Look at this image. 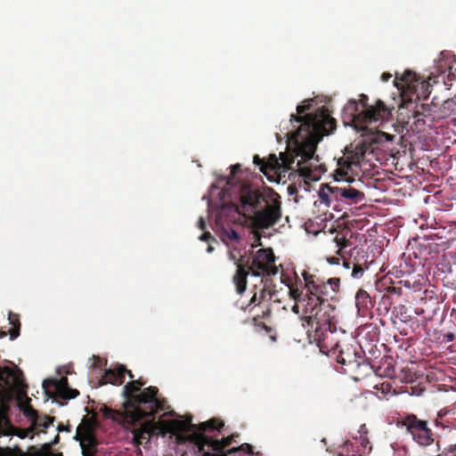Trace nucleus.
I'll list each match as a JSON object with an SVG mask.
<instances>
[{"mask_svg": "<svg viewBox=\"0 0 456 456\" xmlns=\"http://www.w3.org/2000/svg\"><path fill=\"white\" fill-rule=\"evenodd\" d=\"M303 281L289 285V295L295 301L291 311L299 315L302 327L311 342H321L335 328V307L330 303L340 289L339 278L323 281L305 271Z\"/></svg>", "mask_w": 456, "mask_h": 456, "instance_id": "1", "label": "nucleus"}, {"mask_svg": "<svg viewBox=\"0 0 456 456\" xmlns=\"http://www.w3.org/2000/svg\"><path fill=\"white\" fill-rule=\"evenodd\" d=\"M336 129L335 121L323 111L316 117L307 116L297 131L288 132L286 136L295 144L292 151L281 152L278 158L270 154L262 167V173L268 176L288 171L298 172L301 176H310V167L303 164L313 159L317 143Z\"/></svg>", "mask_w": 456, "mask_h": 456, "instance_id": "2", "label": "nucleus"}, {"mask_svg": "<svg viewBox=\"0 0 456 456\" xmlns=\"http://www.w3.org/2000/svg\"><path fill=\"white\" fill-rule=\"evenodd\" d=\"M145 382L141 379L128 382L123 388L125 398L124 423L134 427L137 422L145 417L153 416L156 412L164 409V401L157 397L159 389L151 386L141 390ZM128 428V427H126Z\"/></svg>", "mask_w": 456, "mask_h": 456, "instance_id": "3", "label": "nucleus"}, {"mask_svg": "<svg viewBox=\"0 0 456 456\" xmlns=\"http://www.w3.org/2000/svg\"><path fill=\"white\" fill-rule=\"evenodd\" d=\"M397 425L405 428L412 440L421 448L428 450L427 456H440V444L435 439L432 430L428 427V421L419 419L415 414L410 413L401 416Z\"/></svg>", "mask_w": 456, "mask_h": 456, "instance_id": "4", "label": "nucleus"}, {"mask_svg": "<svg viewBox=\"0 0 456 456\" xmlns=\"http://www.w3.org/2000/svg\"><path fill=\"white\" fill-rule=\"evenodd\" d=\"M368 96L360 94L359 102L364 108L359 111L358 102L355 100L348 101L345 107V111L352 117V121L356 127L364 129L366 125L384 120L390 115L389 109L380 100H378L374 106H368Z\"/></svg>", "mask_w": 456, "mask_h": 456, "instance_id": "5", "label": "nucleus"}, {"mask_svg": "<svg viewBox=\"0 0 456 456\" xmlns=\"http://www.w3.org/2000/svg\"><path fill=\"white\" fill-rule=\"evenodd\" d=\"M235 210L239 215L243 216L248 221L254 213L261 207L269 196L268 191H261L250 185L240 183L232 189Z\"/></svg>", "mask_w": 456, "mask_h": 456, "instance_id": "6", "label": "nucleus"}, {"mask_svg": "<svg viewBox=\"0 0 456 456\" xmlns=\"http://www.w3.org/2000/svg\"><path fill=\"white\" fill-rule=\"evenodd\" d=\"M191 420V416L185 419L170 420L166 424V432L176 436L179 441L188 440L191 442V437L194 433L205 436L206 432L210 433L215 430H219L224 426V422L216 418H212L199 425L193 424Z\"/></svg>", "mask_w": 456, "mask_h": 456, "instance_id": "7", "label": "nucleus"}, {"mask_svg": "<svg viewBox=\"0 0 456 456\" xmlns=\"http://www.w3.org/2000/svg\"><path fill=\"white\" fill-rule=\"evenodd\" d=\"M281 214L280 196L273 190H269V196L248 222L256 230H265L275 225L281 220Z\"/></svg>", "mask_w": 456, "mask_h": 456, "instance_id": "8", "label": "nucleus"}, {"mask_svg": "<svg viewBox=\"0 0 456 456\" xmlns=\"http://www.w3.org/2000/svg\"><path fill=\"white\" fill-rule=\"evenodd\" d=\"M370 151L367 142L351 143L345 149L344 156L338 160V168L336 170V179L349 181L348 173L354 172V168L360 166L361 161L365 158V154Z\"/></svg>", "mask_w": 456, "mask_h": 456, "instance_id": "9", "label": "nucleus"}, {"mask_svg": "<svg viewBox=\"0 0 456 456\" xmlns=\"http://www.w3.org/2000/svg\"><path fill=\"white\" fill-rule=\"evenodd\" d=\"M254 276H273L278 273L275 256L271 248H260L244 263Z\"/></svg>", "mask_w": 456, "mask_h": 456, "instance_id": "10", "label": "nucleus"}, {"mask_svg": "<svg viewBox=\"0 0 456 456\" xmlns=\"http://www.w3.org/2000/svg\"><path fill=\"white\" fill-rule=\"evenodd\" d=\"M191 442L199 447L203 456H226L230 453V450L225 451V448L232 444V438L228 436L217 440L194 433L191 437Z\"/></svg>", "mask_w": 456, "mask_h": 456, "instance_id": "11", "label": "nucleus"}, {"mask_svg": "<svg viewBox=\"0 0 456 456\" xmlns=\"http://www.w3.org/2000/svg\"><path fill=\"white\" fill-rule=\"evenodd\" d=\"M337 362L343 366H346L345 371L354 373L357 376H362L368 374L370 369L373 368L367 362L364 356L361 353L356 352L352 347L347 346L346 349H340L339 354L337 356Z\"/></svg>", "mask_w": 456, "mask_h": 456, "instance_id": "12", "label": "nucleus"}, {"mask_svg": "<svg viewBox=\"0 0 456 456\" xmlns=\"http://www.w3.org/2000/svg\"><path fill=\"white\" fill-rule=\"evenodd\" d=\"M419 78L411 70H405L403 74H395L394 80L395 86L401 91L402 97V107H407L408 103H411L415 95L416 99L419 98L417 94V86L419 85Z\"/></svg>", "mask_w": 456, "mask_h": 456, "instance_id": "13", "label": "nucleus"}, {"mask_svg": "<svg viewBox=\"0 0 456 456\" xmlns=\"http://www.w3.org/2000/svg\"><path fill=\"white\" fill-rule=\"evenodd\" d=\"M42 386L45 394L49 396H52V389L58 397L65 400L75 398L79 395L77 389H72L69 387V381L66 377H61L60 379H45Z\"/></svg>", "mask_w": 456, "mask_h": 456, "instance_id": "14", "label": "nucleus"}, {"mask_svg": "<svg viewBox=\"0 0 456 456\" xmlns=\"http://www.w3.org/2000/svg\"><path fill=\"white\" fill-rule=\"evenodd\" d=\"M328 191L334 196L335 200H346L350 204H356L363 200L364 193L345 183L343 186H327Z\"/></svg>", "mask_w": 456, "mask_h": 456, "instance_id": "15", "label": "nucleus"}, {"mask_svg": "<svg viewBox=\"0 0 456 456\" xmlns=\"http://www.w3.org/2000/svg\"><path fill=\"white\" fill-rule=\"evenodd\" d=\"M24 384L23 373L18 369L0 366V387L4 388H21Z\"/></svg>", "mask_w": 456, "mask_h": 456, "instance_id": "16", "label": "nucleus"}, {"mask_svg": "<svg viewBox=\"0 0 456 456\" xmlns=\"http://www.w3.org/2000/svg\"><path fill=\"white\" fill-rule=\"evenodd\" d=\"M158 431H162V428L154 420L145 421L139 428H134L132 429L134 444L139 447L143 441L148 443L151 436L155 435Z\"/></svg>", "mask_w": 456, "mask_h": 456, "instance_id": "17", "label": "nucleus"}, {"mask_svg": "<svg viewBox=\"0 0 456 456\" xmlns=\"http://www.w3.org/2000/svg\"><path fill=\"white\" fill-rule=\"evenodd\" d=\"M374 263V256H370L363 248L355 247L354 248L351 257L349 259H344L343 265L346 268L349 269L351 265L370 266Z\"/></svg>", "mask_w": 456, "mask_h": 456, "instance_id": "18", "label": "nucleus"}, {"mask_svg": "<svg viewBox=\"0 0 456 456\" xmlns=\"http://www.w3.org/2000/svg\"><path fill=\"white\" fill-rule=\"evenodd\" d=\"M270 280L265 278H262L260 281V284L254 285L252 289L253 296L250 299V305H259L261 302L268 299L271 300L273 297V293L270 289Z\"/></svg>", "mask_w": 456, "mask_h": 456, "instance_id": "19", "label": "nucleus"}, {"mask_svg": "<svg viewBox=\"0 0 456 456\" xmlns=\"http://www.w3.org/2000/svg\"><path fill=\"white\" fill-rule=\"evenodd\" d=\"M82 437L81 446L84 456H94L96 449V442L94 435L86 428L78 427L77 435Z\"/></svg>", "mask_w": 456, "mask_h": 456, "instance_id": "20", "label": "nucleus"}, {"mask_svg": "<svg viewBox=\"0 0 456 456\" xmlns=\"http://www.w3.org/2000/svg\"><path fill=\"white\" fill-rule=\"evenodd\" d=\"M235 265L237 270L232 277V281L236 287L237 293L241 295L247 289V277L250 271L247 268L246 265L240 261H236Z\"/></svg>", "mask_w": 456, "mask_h": 456, "instance_id": "21", "label": "nucleus"}, {"mask_svg": "<svg viewBox=\"0 0 456 456\" xmlns=\"http://www.w3.org/2000/svg\"><path fill=\"white\" fill-rule=\"evenodd\" d=\"M126 368L118 365L117 368L107 370L102 377V384L110 383L114 386H120L125 380Z\"/></svg>", "mask_w": 456, "mask_h": 456, "instance_id": "22", "label": "nucleus"}, {"mask_svg": "<svg viewBox=\"0 0 456 456\" xmlns=\"http://www.w3.org/2000/svg\"><path fill=\"white\" fill-rule=\"evenodd\" d=\"M355 305L357 307L358 314L362 316H367L372 308V301L370 297L362 289H360L355 295Z\"/></svg>", "mask_w": 456, "mask_h": 456, "instance_id": "23", "label": "nucleus"}, {"mask_svg": "<svg viewBox=\"0 0 456 456\" xmlns=\"http://www.w3.org/2000/svg\"><path fill=\"white\" fill-rule=\"evenodd\" d=\"M309 109V105H298L297 107V112L299 116H297L295 114H291V118H290V123L291 125L293 124V122H296L298 124L297 127L295 129V131H297L299 126L302 125V123L304 122L305 118L307 117V116H312V117H316L321 111H323L330 118L333 119L334 121H336L335 118H333L332 117H330V113L328 112V110L325 109L324 107L321 108V109H318L316 110V112L314 114H306L305 116H301L303 113L305 112L306 110ZM335 124L337 125V122H335ZM291 132H294V130H292Z\"/></svg>", "mask_w": 456, "mask_h": 456, "instance_id": "24", "label": "nucleus"}, {"mask_svg": "<svg viewBox=\"0 0 456 456\" xmlns=\"http://www.w3.org/2000/svg\"><path fill=\"white\" fill-rule=\"evenodd\" d=\"M371 370H373L374 372L376 373V375H378L379 377L392 379L395 376V367L391 362V359H388V358L382 360L380 362L379 366H378L377 368H375V366H373V368Z\"/></svg>", "mask_w": 456, "mask_h": 456, "instance_id": "25", "label": "nucleus"}, {"mask_svg": "<svg viewBox=\"0 0 456 456\" xmlns=\"http://www.w3.org/2000/svg\"><path fill=\"white\" fill-rule=\"evenodd\" d=\"M416 110L413 111L412 117L416 118L415 125L422 124L424 125L426 123V120L421 118L420 117H423L425 118H429L430 121H433L435 119V117H431V107L428 104H420L419 106H416Z\"/></svg>", "mask_w": 456, "mask_h": 456, "instance_id": "26", "label": "nucleus"}, {"mask_svg": "<svg viewBox=\"0 0 456 456\" xmlns=\"http://www.w3.org/2000/svg\"><path fill=\"white\" fill-rule=\"evenodd\" d=\"M456 114V97L447 99L438 110L437 118H446Z\"/></svg>", "mask_w": 456, "mask_h": 456, "instance_id": "27", "label": "nucleus"}, {"mask_svg": "<svg viewBox=\"0 0 456 456\" xmlns=\"http://www.w3.org/2000/svg\"><path fill=\"white\" fill-rule=\"evenodd\" d=\"M9 322L12 325V328L9 330L10 338L12 340H14L20 336V322L19 319V315L10 313L9 314Z\"/></svg>", "mask_w": 456, "mask_h": 456, "instance_id": "28", "label": "nucleus"}, {"mask_svg": "<svg viewBox=\"0 0 456 456\" xmlns=\"http://www.w3.org/2000/svg\"><path fill=\"white\" fill-rule=\"evenodd\" d=\"M220 237L225 243L238 241L240 240V235L232 228L223 227Z\"/></svg>", "mask_w": 456, "mask_h": 456, "instance_id": "29", "label": "nucleus"}, {"mask_svg": "<svg viewBox=\"0 0 456 456\" xmlns=\"http://www.w3.org/2000/svg\"><path fill=\"white\" fill-rule=\"evenodd\" d=\"M375 388L380 393V395H378L379 399H387V396L390 395L393 390L392 384L388 381L377 384Z\"/></svg>", "mask_w": 456, "mask_h": 456, "instance_id": "30", "label": "nucleus"}, {"mask_svg": "<svg viewBox=\"0 0 456 456\" xmlns=\"http://www.w3.org/2000/svg\"><path fill=\"white\" fill-rule=\"evenodd\" d=\"M23 414L33 423H37L39 420V416L37 411L33 409L30 405L29 402L23 405L21 408Z\"/></svg>", "mask_w": 456, "mask_h": 456, "instance_id": "31", "label": "nucleus"}, {"mask_svg": "<svg viewBox=\"0 0 456 456\" xmlns=\"http://www.w3.org/2000/svg\"><path fill=\"white\" fill-rule=\"evenodd\" d=\"M328 184H326L323 188H322L319 191V197L322 203H325L327 206L330 205L332 200H334V196H331L330 191L327 189Z\"/></svg>", "mask_w": 456, "mask_h": 456, "instance_id": "32", "label": "nucleus"}, {"mask_svg": "<svg viewBox=\"0 0 456 456\" xmlns=\"http://www.w3.org/2000/svg\"><path fill=\"white\" fill-rule=\"evenodd\" d=\"M352 265V272H351V277L354 279H360L362 277L365 270H367L368 266H362V265Z\"/></svg>", "mask_w": 456, "mask_h": 456, "instance_id": "33", "label": "nucleus"}, {"mask_svg": "<svg viewBox=\"0 0 456 456\" xmlns=\"http://www.w3.org/2000/svg\"><path fill=\"white\" fill-rule=\"evenodd\" d=\"M55 420L54 417L50 416H43L39 417V420L37 423H33L35 426L43 427L44 428H48L51 425L53 424Z\"/></svg>", "mask_w": 456, "mask_h": 456, "instance_id": "34", "label": "nucleus"}, {"mask_svg": "<svg viewBox=\"0 0 456 456\" xmlns=\"http://www.w3.org/2000/svg\"><path fill=\"white\" fill-rule=\"evenodd\" d=\"M334 240L337 244V246L339 248L338 249V253L340 252L341 249L343 248H346L349 246V240L347 239H346L345 236H340L339 234H337L336 237L334 238Z\"/></svg>", "mask_w": 456, "mask_h": 456, "instance_id": "35", "label": "nucleus"}, {"mask_svg": "<svg viewBox=\"0 0 456 456\" xmlns=\"http://www.w3.org/2000/svg\"><path fill=\"white\" fill-rule=\"evenodd\" d=\"M392 140L393 135L384 132H379L373 138V141L376 142H390Z\"/></svg>", "mask_w": 456, "mask_h": 456, "instance_id": "36", "label": "nucleus"}, {"mask_svg": "<svg viewBox=\"0 0 456 456\" xmlns=\"http://www.w3.org/2000/svg\"><path fill=\"white\" fill-rule=\"evenodd\" d=\"M239 450L245 451L248 453H253V447L249 444H243L240 447L232 448V449H230L229 452H237Z\"/></svg>", "mask_w": 456, "mask_h": 456, "instance_id": "37", "label": "nucleus"}, {"mask_svg": "<svg viewBox=\"0 0 456 456\" xmlns=\"http://www.w3.org/2000/svg\"><path fill=\"white\" fill-rule=\"evenodd\" d=\"M253 163L256 166H258L260 171L262 172V167H264V165H265V159H261L258 155H255L254 158H253Z\"/></svg>", "mask_w": 456, "mask_h": 456, "instance_id": "38", "label": "nucleus"}, {"mask_svg": "<svg viewBox=\"0 0 456 456\" xmlns=\"http://www.w3.org/2000/svg\"><path fill=\"white\" fill-rule=\"evenodd\" d=\"M356 439H359L361 445L366 449L367 446L370 444L369 439L367 436H362V437H355Z\"/></svg>", "mask_w": 456, "mask_h": 456, "instance_id": "39", "label": "nucleus"}, {"mask_svg": "<svg viewBox=\"0 0 456 456\" xmlns=\"http://www.w3.org/2000/svg\"><path fill=\"white\" fill-rule=\"evenodd\" d=\"M369 433L368 428L365 424H362L360 426V428L358 430V434L360 437H362V436H367Z\"/></svg>", "mask_w": 456, "mask_h": 456, "instance_id": "40", "label": "nucleus"}, {"mask_svg": "<svg viewBox=\"0 0 456 456\" xmlns=\"http://www.w3.org/2000/svg\"><path fill=\"white\" fill-rule=\"evenodd\" d=\"M314 156L313 157V159H310V160H308V161L305 162L303 165H304V166H305V167H310V168H311L310 170H312V169H313V167H315V166H314V165L312 164V160H314ZM315 161H318V159H315ZM310 172H312V171H310ZM309 175H310V176H306L307 178H311V173H309Z\"/></svg>", "mask_w": 456, "mask_h": 456, "instance_id": "41", "label": "nucleus"}, {"mask_svg": "<svg viewBox=\"0 0 456 456\" xmlns=\"http://www.w3.org/2000/svg\"><path fill=\"white\" fill-rule=\"evenodd\" d=\"M211 238H212V236H211L210 232H204V233L200 237V239L201 240H204V241H208Z\"/></svg>", "mask_w": 456, "mask_h": 456, "instance_id": "42", "label": "nucleus"}, {"mask_svg": "<svg viewBox=\"0 0 456 456\" xmlns=\"http://www.w3.org/2000/svg\"><path fill=\"white\" fill-rule=\"evenodd\" d=\"M231 169H232L231 174L232 175H234L237 172H239L240 170V164L233 165V166H232Z\"/></svg>", "mask_w": 456, "mask_h": 456, "instance_id": "43", "label": "nucleus"}, {"mask_svg": "<svg viewBox=\"0 0 456 456\" xmlns=\"http://www.w3.org/2000/svg\"><path fill=\"white\" fill-rule=\"evenodd\" d=\"M116 413L114 411H112L111 409H109V408H105V411H104V415L107 417V418H114L113 417V414Z\"/></svg>", "mask_w": 456, "mask_h": 456, "instance_id": "44", "label": "nucleus"}, {"mask_svg": "<svg viewBox=\"0 0 456 456\" xmlns=\"http://www.w3.org/2000/svg\"><path fill=\"white\" fill-rule=\"evenodd\" d=\"M392 77V75L388 72H384L382 75H381V79L384 81V82H387L390 78Z\"/></svg>", "mask_w": 456, "mask_h": 456, "instance_id": "45", "label": "nucleus"}, {"mask_svg": "<svg viewBox=\"0 0 456 456\" xmlns=\"http://www.w3.org/2000/svg\"><path fill=\"white\" fill-rule=\"evenodd\" d=\"M199 227H200L201 230H205V228H206V222H205V220H204V218H203V217H200V218L199 219Z\"/></svg>", "mask_w": 456, "mask_h": 456, "instance_id": "46", "label": "nucleus"}, {"mask_svg": "<svg viewBox=\"0 0 456 456\" xmlns=\"http://www.w3.org/2000/svg\"><path fill=\"white\" fill-rule=\"evenodd\" d=\"M403 309H404V306H402V307H401V313H400V314H401V316H402L401 320H402L403 322H407V320H408L409 316H408V315H404V314H405V313H403Z\"/></svg>", "mask_w": 456, "mask_h": 456, "instance_id": "47", "label": "nucleus"}, {"mask_svg": "<svg viewBox=\"0 0 456 456\" xmlns=\"http://www.w3.org/2000/svg\"><path fill=\"white\" fill-rule=\"evenodd\" d=\"M230 258H231L232 260H233V261H234V263H235L236 261H240L241 263H245V261H243V260H242V256H240V258L237 259V258H236V256H235L232 252L230 253Z\"/></svg>", "mask_w": 456, "mask_h": 456, "instance_id": "48", "label": "nucleus"}, {"mask_svg": "<svg viewBox=\"0 0 456 456\" xmlns=\"http://www.w3.org/2000/svg\"><path fill=\"white\" fill-rule=\"evenodd\" d=\"M57 429H58L59 432H61V431H64V430L69 431V428L64 427L62 424H59Z\"/></svg>", "mask_w": 456, "mask_h": 456, "instance_id": "49", "label": "nucleus"}, {"mask_svg": "<svg viewBox=\"0 0 456 456\" xmlns=\"http://www.w3.org/2000/svg\"><path fill=\"white\" fill-rule=\"evenodd\" d=\"M445 338H446V340H447V341H452V340H453L454 336H453V334L449 333V334H447V335L445 336Z\"/></svg>", "mask_w": 456, "mask_h": 456, "instance_id": "50", "label": "nucleus"}, {"mask_svg": "<svg viewBox=\"0 0 456 456\" xmlns=\"http://www.w3.org/2000/svg\"><path fill=\"white\" fill-rule=\"evenodd\" d=\"M260 325H261V326L263 327V329H265V330H267V331L271 330V328H270L269 326H267L265 323L261 322V324H260Z\"/></svg>", "mask_w": 456, "mask_h": 456, "instance_id": "51", "label": "nucleus"}, {"mask_svg": "<svg viewBox=\"0 0 456 456\" xmlns=\"http://www.w3.org/2000/svg\"><path fill=\"white\" fill-rule=\"evenodd\" d=\"M329 262L331 263V264L338 263V258L331 257V258L329 259Z\"/></svg>", "mask_w": 456, "mask_h": 456, "instance_id": "52", "label": "nucleus"}, {"mask_svg": "<svg viewBox=\"0 0 456 456\" xmlns=\"http://www.w3.org/2000/svg\"><path fill=\"white\" fill-rule=\"evenodd\" d=\"M59 439H60V436H59V435H57V436L54 437V439H53V443H52V444H58Z\"/></svg>", "mask_w": 456, "mask_h": 456, "instance_id": "53", "label": "nucleus"}, {"mask_svg": "<svg viewBox=\"0 0 456 456\" xmlns=\"http://www.w3.org/2000/svg\"><path fill=\"white\" fill-rule=\"evenodd\" d=\"M126 374H127V375L129 376V378H130V379H134V375H133V373H132V371H131V370H128L126 369Z\"/></svg>", "mask_w": 456, "mask_h": 456, "instance_id": "54", "label": "nucleus"}, {"mask_svg": "<svg viewBox=\"0 0 456 456\" xmlns=\"http://www.w3.org/2000/svg\"><path fill=\"white\" fill-rule=\"evenodd\" d=\"M349 446H352V444L346 443L343 449L347 451Z\"/></svg>", "mask_w": 456, "mask_h": 456, "instance_id": "55", "label": "nucleus"}, {"mask_svg": "<svg viewBox=\"0 0 456 456\" xmlns=\"http://www.w3.org/2000/svg\"><path fill=\"white\" fill-rule=\"evenodd\" d=\"M253 322H254V323H255L256 325H258V323H257V317H255V318L253 319Z\"/></svg>", "mask_w": 456, "mask_h": 456, "instance_id": "56", "label": "nucleus"}, {"mask_svg": "<svg viewBox=\"0 0 456 456\" xmlns=\"http://www.w3.org/2000/svg\"><path fill=\"white\" fill-rule=\"evenodd\" d=\"M213 250V248L211 246L208 247V251L210 252Z\"/></svg>", "mask_w": 456, "mask_h": 456, "instance_id": "57", "label": "nucleus"}, {"mask_svg": "<svg viewBox=\"0 0 456 456\" xmlns=\"http://www.w3.org/2000/svg\"><path fill=\"white\" fill-rule=\"evenodd\" d=\"M454 428L456 429V422L453 424Z\"/></svg>", "mask_w": 456, "mask_h": 456, "instance_id": "58", "label": "nucleus"}, {"mask_svg": "<svg viewBox=\"0 0 456 456\" xmlns=\"http://www.w3.org/2000/svg\"><path fill=\"white\" fill-rule=\"evenodd\" d=\"M339 455H340V456H344V452H341Z\"/></svg>", "mask_w": 456, "mask_h": 456, "instance_id": "59", "label": "nucleus"}]
</instances>
